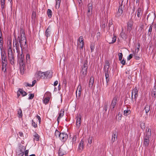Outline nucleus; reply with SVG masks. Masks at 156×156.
<instances>
[{"label":"nucleus","instance_id":"nucleus-9","mask_svg":"<svg viewBox=\"0 0 156 156\" xmlns=\"http://www.w3.org/2000/svg\"><path fill=\"white\" fill-rule=\"evenodd\" d=\"M59 136V138L60 139L63 141L66 140L68 137V135L67 134L64 133H61Z\"/></svg>","mask_w":156,"mask_h":156},{"label":"nucleus","instance_id":"nucleus-40","mask_svg":"<svg viewBox=\"0 0 156 156\" xmlns=\"http://www.w3.org/2000/svg\"><path fill=\"white\" fill-rule=\"evenodd\" d=\"M61 134V133H60L57 130H56L55 132V135L57 137L59 138L60 136V134Z\"/></svg>","mask_w":156,"mask_h":156},{"label":"nucleus","instance_id":"nucleus-29","mask_svg":"<svg viewBox=\"0 0 156 156\" xmlns=\"http://www.w3.org/2000/svg\"><path fill=\"white\" fill-rule=\"evenodd\" d=\"M84 42L82 43H78V46L79 47L80 49V51H82L83 50V47L84 46Z\"/></svg>","mask_w":156,"mask_h":156},{"label":"nucleus","instance_id":"nucleus-12","mask_svg":"<svg viewBox=\"0 0 156 156\" xmlns=\"http://www.w3.org/2000/svg\"><path fill=\"white\" fill-rule=\"evenodd\" d=\"M117 138V133L115 132L113 133L112 139L111 142L112 143H113L115 141H116Z\"/></svg>","mask_w":156,"mask_h":156},{"label":"nucleus","instance_id":"nucleus-59","mask_svg":"<svg viewBox=\"0 0 156 156\" xmlns=\"http://www.w3.org/2000/svg\"><path fill=\"white\" fill-rule=\"evenodd\" d=\"M108 106V105L107 104H105V106H104V110L105 111H106L107 110Z\"/></svg>","mask_w":156,"mask_h":156},{"label":"nucleus","instance_id":"nucleus-30","mask_svg":"<svg viewBox=\"0 0 156 156\" xmlns=\"http://www.w3.org/2000/svg\"><path fill=\"white\" fill-rule=\"evenodd\" d=\"M3 39L2 37H0V48L2 51L3 48Z\"/></svg>","mask_w":156,"mask_h":156},{"label":"nucleus","instance_id":"nucleus-19","mask_svg":"<svg viewBox=\"0 0 156 156\" xmlns=\"http://www.w3.org/2000/svg\"><path fill=\"white\" fill-rule=\"evenodd\" d=\"M94 79L93 77H91L90 78V81L89 84V87L91 88L92 87L93 84L94 83Z\"/></svg>","mask_w":156,"mask_h":156},{"label":"nucleus","instance_id":"nucleus-2","mask_svg":"<svg viewBox=\"0 0 156 156\" xmlns=\"http://www.w3.org/2000/svg\"><path fill=\"white\" fill-rule=\"evenodd\" d=\"M151 130L148 127H147L144 133V144L145 147L148 146L149 143V138L151 136Z\"/></svg>","mask_w":156,"mask_h":156},{"label":"nucleus","instance_id":"nucleus-15","mask_svg":"<svg viewBox=\"0 0 156 156\" xmlns=\"http://www.w3.org/2000/svg\"><path fill=\"white\" fill-rule=\"evenodd\" d=\"M43 73V72L41 71L38 72L36 73V76L38 78H43V75H44Z\"/></svg>","mask_w":156,"mask_h":156},{"label":"nucleus","instance_id":"nucleus-23","mask_svg":"<svg viewBox=\"0 0 156 156\" xmlns=\"http://www.w3.org/2000/svg\"><path fill=\"white\" fill-rule=\"evenodd\" d=\"M151 95L154 97H155L156 95V86H154L152 89L151 92Z\"/></svg>","mask_w":156,"mask_h":156},{"label":"nucleus","instance_id":"nucleus-52","mask_svg":"<svg viewBox=\"0 0 156 156\" xmlns=\"http://www.w3.org/2000/svg\"><path fill=\"white\" fill-rule=\"evenodd\" d=\"M94 46L93 45V44H91L90 46V48L91 52H93L94 51Z\"/></svg>","mask_w":156,"mask_h":156},{"label":"nucleus","instance_id":"nucleus-48","mask_svg":"<svg viewBox=\"0 0 156 156\" xmlns=\"http://www.w3.org/2000/svg\"><path fill=\"white\" fill-rule=\"evenodd\" d=\"M77 138V136L76 135H74V136L73 137V138L72 140V142L73 143H75V142Z\"/></svg>","mask_w":156,"mask_h":156},{"label":"nucleus","instance_id":"nucleus-10","mask_svg":"<svg viewBox=\"0 0 156 156\" xmlns=\"http://www.w3.org/2000/svg\"><path fill=\"white\" fill-rule=\"evenodd\" d=\"M93 10L92 5L91 3H90L88 5V15H90L92 13Z\"/></svg>","mask_w":156,"mask_h":156},{"label":"nucleus","instance_id":"nucleus-32","mask_svg":"<svg viewBox=\"0 0 156 156\" xmlns=\"http://www.w3.org/2000/svg\"><path fill=\"white\" fill-rule=\"evenodd\" d=\"M144 109L146 113H148L150 110V106L149 105H147L145 106Z\"/></svg>","mask_w":156,"mask_h":156},{"label":"nucleus","instance_id":"nucleus-57","mask_svg":"<svg viewBox=\"0 0 156 156\" xmlns=\"http://www.w3.org/2000/svg\"><path fill=\"white\" fill-rule=\"evenodd\" d=\"M24 84L26 87L28 86L30 87H32L31 84H29L28 83H25Z\"/></svg>","mask_w":156,"mask_h":156},{"label":"nucleus","instance_id":"nucleus-54","mask_svg":"<svg viewBox=\"0 0 156 156\" xmlns=\"http://www.w3.org/2000/svg\"><path fill=\"white\" fill-rule=\"evenodd\" d=\"M101 33L100 32H98L97 33V36L98 39L101 36Z\"/></svg>","mask_w":156,"mask_h":156},{"label":"nucleus","instance_id":"nucleus-5","mask_svg":"<svg viewBox=\"0 0 156 156\" xmlns=\"http://www.w3.org/2000/svg\"><path fill=\"white\" fill-rule=\"evenodd\" d=\"M123 0L122 1L121 4L119 5L118 10L117 12L115 15L117 18H119L122 15L123 13V9L124 8V6H123L122 3Z\"/></svg>","mask_w":156,"mask_h":156},{"label":"nucleus","instance_id":"nucleus-31","mask_svg":"<svg viewBox=\"0 0 156 156\" xmlns=\"http://www.w3.org/2000/svg\"><path fill=\"white\" fill-rule=\"evenodd\" d=\"M34 140H35L37 141H38L39 140V136L38 135L35 133V134L34 135Z\"/></svg>","mask_w":156,"mask_h":156},{"label":"nucleus","instance_id":"nucleus-16","mask_svg":"<svg viewBox=\"0 0 156 156\" xmlns=\"http://www.w3.org/2000/svg\"><path fill=\"white\" fill-rule=\"evenodd\" d=\"M133 23L131 21L129 22L127 24V30L130 31L132 28Z\"/></svg>","mask_w":156,"mask_h":156},{"label":"nucleus","instance_id":"nucleus-62","mask_svg":"<svg viewBox=\"0 0 156 156\" xmlns=\"http://www.w3.org/2000/svg\"><path fill=\"white\" fill-rule=\"evenodd\" d=\"M112 25V22L110 21V20L109 21V24L108 25V27L110 28V26L111 25Z\"/></svg>","mask_w":156,"mask_h":156},{"label":"nucleus","instance_id":"nucleus-49","mask_svg":"<svg viewBox=\"0 0 156 156\" xmlns=\"http://www.w3.org/2000/svg\"><path fill=\"white\" fill-rule=\"evenodd\" d=\"M8 55H9L10 54L13 55L12 53V49H8Z\"/></svg>","mask_w":156,"mask_h":156},{"label":"nucleus","instance_id":"nucleus-38","mask_svg":"<svg viewBox=\"0 0 156 156\" xmlns=\"http://www.w3.org/2000/svg\"><path fill=\"white\" fill-rule=\"evenodd\" d=\"M18 114L19 115V117L21 118L23 114L22 113V111L21 109H20L18 111Z\"/></svg>","mask_w":156,"mask_h":156},{"label":"nucleus","instance_id":"nucleus-4","mask_svg":"<svg viewBox=\"0 0 156 156\" xmlns=\"http://www.w3.org/2000/svg\"><path fill=\"white\" fill-rule=\"evenodd\" d=\"M87 61L86 60L83 66H82V70L80 73V76L82 78H84L87 74V70L88 68Z\"/></svg>","mask_w":156,"mask_h":156},{"label":"nucleus","instance_id":"nucleus-45","mask_svg":"<svg viewBox=\"0 0 156 156\" xmlns=\"http://www.w3.org/2000/svg\"><path fill=\"white\" fill-rule=\"evenodd\" d=\"M6 66H3V65H2V70L4 73H5L6 72Z\"/></svg>","mask_w":156,"mask_h":156},{"label":"nucleus","instance_id":"nucleus-41","mask_svg":"<svg viewBox=\"0 0 156 156\" xmlns=\"http://www.w3.org/2000/svg\"><path fill=\"white\" fill-rule=\"evenodd\" d=\"M48 16L50 17H51L52 16V12L51 11L50 9H48Z\"/></svg>","mask_w":156,"mask_h":156},{"label":"nucleus","instance_id":"nucleus-27","mask_svg":"<svg viewBox=\"0 0 156 156\" xmlns=\"http://www.w3.org/2000/svg\"><path fill=\"white\" fill-rule=\"evenodd\" d=\"M131 113L130 111L128 109V108L126 110L124 111V114L125 116H127L129 114Z\"/></svg>","mask_w":156,"mask_h":156},{"label":"nucleus","instance_id":"nucleus-56","mask_svg":"<svg viewBox=\"0 0 156 156\" xmlns=\"http://www.w3.org/2000/svg\"><path fill=\"white\" fill-rule=\"evenodd\" d=\"M133 57V55L132 54H130L129 55V56L127 57V60H130Z\"/></svg>","mask_w":156,"mask_h":156},{"label":"nucleus","instance_id":"nucleus-42","mask_svg":"<svg viewBox=\"0 0 156 156\" xmlns=\"http://www.w3.org/2000/svg\"><path fill=\"white\" fill-rule=\"evenodd\" d=\"M138 53H134L133 54V56L135 57V58L136 60H139L140 59V57L138 56Z\"/></svg>","mask_w":156,"mask_h":156},{"label":"nucleus","instance_id":"nucleus-35","mask_svg":"<svg viewBox=\"0 0 156 156\" xmlns=\"http://www.w3.org/2000/svg\"><path fill=\"white\" fill-rule=\"evenodd\" d=\"M5 0H1V7L2 9H3L5 7Z\"/></svg>","mask_w":156,"mask_h":156},{"label":"nucleus","instance_id":"nucleus-61","mask_svg":"<svg viewBox=\"0 0 156 156\" xmlns=\"http://www.w3.org/2000/svg\"><path fill=\"white\" fill-rule=\"evenodd\" d=\"M45 72H43V74L44 75H43V79H45V78H48L47 77V75H46V74H44Z\"/></svg>","mask_w":156,"mask_h":156},{"label":"nucleus","instance_id":"nucleus-33","mask_svg":"<svg viewBox=\"0 0 156 156\" xmlns=\"http://www.w3.org/2000/svg\"><path fill=\"white\" fill-rule=\"evenodd\" d=\"M56 7L58 8L60 6V5L61 0H56Z\"/></svg>","mask_w":156,"mask_h":156},{"label":"nucleus","instance_id":"nucleus-58","mask_svg":"<svg viewBox=\"0 0 156 156\" xmlns=\"http://www.w3.org/2000/svg\"><path fill=\"white\" fill-rule=\"evenodd\" d=\"M8 49H12L11 42L10 41L8 45Z\"/></svg>","mask_w":156,"mask_h":156},{"label":"nucleus","instance_id":"nucleus-18","mask_svg":"<svg viewBox=\"0 0 156 156\" xmlns=\"http://www.w3.org/2000/svg\"><path fill=\"white\" fill-rule=\"evenodd\" d=\"M51 28L50 26L48 27L47 29L45 31V35L46 36L47 38L48 37L50 36V33L51 32Z\"/></svg>","mask_w":156,"mask_h":156},{"label":"nucleus","instance_id":"nucleus-8","mask_svg":"<svg viewBox=\"0 0 156 156\" xmlns=\"http://www.w3.org/2000/svg\"><path fill=\"white\" fill-rule=\"evenodd\" d=\"M81 116L80 115L77 116L76 118V126L77 127L79 128L81 123Z\"/></svg>","mask_w":156,"mask_h":156},{"label":"nucleus","instance_id":"nucleus-63","mask_svg":"<svg viewBox=\"0 0 156 156\" xmlns=\"http://www.w3.org/2000/svg\"><path fill=\"white\" fill-rule=\"evenodd\" d=\"M36 83V80H34L33 81L32 84H31L32 87H33L35 84V83Z\"/></svg>","mask_w":156,"mask_h":156},{"label":"nucleus","instance_id":"nucleus-13","mask_svg":"<svg viewBox=\"0 0 156 156\" xmlns=\"http://www.w3.org/2000/svg\"><path fill=\"white\" fill-rule=\"evenodd\" d=\"M82 90V87L80 85H79L78 86L76 92V96L77 97V93L78 94V96L80 97V96L81 94V91Z\"/></svg>","mask_w":156,"mask_h":156},{"label":"nucleus","instance_id":"nucleus-34","mask_svg":"<svg viewBox=\"0 0 156 156\" xmlns=\"http://www.w3.org/2000/svg\"><path fill=\"white\" fill-rule=\"evenodd\" d=\"M140 43H137V48L135 50V52L134 53H138V52L139 51L140 48Z\"/></svg>","mask_w":156,"mask_h":156},{"label":"nucleus","instance_id":"nucleus-53","mask_svg":"<svg viewBox=\"0 0 156 156\" xmlns=\"http://www.w3.org/2000/svg\"><path fill=\"white\" fill-rule=\"evenodd\" d=\"M122 115L120 112H119L118 114V120H120L121 119Z\"/></svg>","mask_w":156,"mask_h":156},{"label":"nucleus","instance_id":"nucleus-60","mask_svg":"<svg viewBox=\"0 0 156 156\" xmlns=\"http://www.w3.org/2000/svg\"><path fill=\"white\" fill-rule=\"evenodd\" d=\"M121 63L123 65H125L126 63V61L124 60V59L122 60H121Z\"/></svg>","mask_w":156,"mask_h":156},{"label":"nucleus","instance_id":"nucleus-55","mask_svg":"<svg viewBox=\"0 0 156 156\" xmlns=\"http://www.w3.org/2000/svg\"><path fill=\"white\" fill-rule=\"evenodd\" d=\"M36 117L37 119H38V120L39 121V123H40L41 122V118L38 115H37L36 116Z\"/></svg>","mask_w":156,"mask_h":156},{"label":"nucleus","instance_id":"nucleus-64","mask_svg":"<svg viewBox=\"0 0 156 156\" xmlns=\"http://www.w3.org/2000/svg\"><path fill=\"white\" fill-rule=\"evenodd\" d=\"M28 150H27L25 152V156H28Z\"/></svg>","mask_w":156,"mask_h":156},{"label":"nucleus","instance_id":"nucleus-6","mask_svg":"<svg viewBox=\"0 0 156 156\" xmlns=\"http://www.w3.org/2000/svg\"><path fill=\"white\" fill-rule=\"evenodd\" d=\"M117 97L116 96L113 99L110 108L111 110H113L114 108L116 106L117 104Z\"/></svg>","mask_w":156,"mask_h":156},{"label":"nucleus","instance_id":"nucleus-36","mask_svg":"<svg viewBox=\"0 0 156 156\" xmlns=\"http://www.w3.org/2000/svg\"><path fill=\"white\" fill-rule=\"evenodd\" d=\"M50 98L48 97L45 98L43 100V102L45 104H47L49 101Z\"/></svg>","mask_w":156,"mask_h":156},{"label":"nucleus","instance_id":"nucleus-17","mask_svg":"<svg viewBox=\"0 0 156 156\" xmlns=\"http://www.w3.org/2000/svg\"><path fill=\"white\" fill-rule=\"evenodd\" d=\"M137 16L138 17L141 18L142 16V10L140 8H139L137 10Z\"/></svg>","mask_w":156,"mask_h":156},{"label":"nucleus","instance_id":"nucleus-11","mask_svg":"<svg viewBox=\"0 0 156 156\" xmlns=\"http://www.w3.org/2000/svg\"><path fill=\"white\" fill-rule=\"evenodd\" d=\"M9 60L10 62V63L12 65H13L14 62V58L13 55L10 54L8 55Z\"/></svg>","mask_w":156,"mask_h":156},{"label":"nucleus","instance_id":"nucleus-44","mask_svg":"<svg viewBox=\"0 0 156 156\" xmlns=\"http://www.w3.org/2000/svg\"><path fill=\"white\" fill-rule=\"evenodd\" d=\"M36 17V13L35 12L33 11L32 13V18L34 19Z\"/></svg>","mask_w":156,"mask_h":156},{"label":"nucleus","instance_id":"nucleus-47","mask_svg":"<svg viewBox=\"0 0 156 156\" xmlns=\"http://www.w3.org/2000/svg\"><path fill=\"white\" fill-rule=\"evenodd\" d=\"M2 65H3V66H6L7 64V60H2Z\"/></svg>","mask_w":156,"mask_h":156},{"label":"nucleus","instance_id":"nucleus-39","mask_svg":"<svg viewBox=\"0 0 156 156\" xmlns=\"http://www.w3.org/2000/svg\"><path fill=\"white\" fill-rule=\"evenodd\" d=\"M121 37L123 39L125 37V33L123 28L122 29V31L120 34Z\"/></svg>","mask_w":156,"mask_h":156},{"label":"nucleus","instance_id":"nucleus-7","mask_svg":"<svg viewBox=\"0 0 156 156\" xmlns=\"http://www.w3.org/2000/svg\"><path fill=\"white\" fill-rule=\"evenodd\" d=\"M133 95L134 96V98L135 102H136V98L138 96V89L136 87H135L132 91L131 97L132 101L133 100Z\"/></svg>","mask_w":156,"mask_h":156},{"label":"nucleus","instance_id":"nucleus-28","mask_svg":"<svg viewBox=\"0 0 156 156\" xmlns=\"http://www.w3.org/2000/svg\"><path fill=\"white\" fill-rule=\"evenodd\" d=\"M2 60H7L6 56L5 53H1Z\"/></svg>","mask_w":156,"mask_h":156},{"label":"nucleus","instance_id":"nucleus-3","mask_svg":"<svg viewBox=\"0 0 156 156\" xmlns=\"http://www.w3.org/2000/svg\"><path fill=\"white\" fill-rule=\"evenodd\" d=\"M109 63L108 61H106L105 63L104 69L105 76L106 81V86L108 85L109 81V73L110 72V70H109Z\"/></svg>","mask_w":156,"mask_h":156},{"label":"nucleus","instance_id":"nucleus-37","mask_svg":"<svg viewBox=\"0 0 156 156\" xmlns=\"http://www.w3.org/2000/svg\"><path fill=\"white\" fill-rule=\"evenodd\" d=\"M84 42L83 37L80 36L78 40V43H82Z\"/></svg>","mask_w":156,"mask_h":156},{"label":"nucleus","instance_id":"nucleus-50","mask_svg":"<svg viewBox=\"0 0 156 156\" xmlns=\"http://www.w3.org/2000/svg\"><path fill=\"white\" fill-rule=\"evenodd\" d=\"M32 126L34 128H36L37 126V124L33 120H32Z\"/></svg>","mask_w":156,"mask_h":156},{"label":"nucleus","instance_id":"nucleus-20","mask_svg":"<svg viewBox=\"0 0 156 156\" xmlns=\"http://www.w3.org/2000/svg\"><path fill=\"white\" fill-rule=\"evenodd\" d=\"M79 150L81 151L83 148V141L81 140L79 146L78 147Z\"/></svg>","mask_w":156,"mask_h":156},{"label":"nucleus","instance_id":"nucleus-25","mask_svg":"<svg viewBox=\"0 0 156 156\" xmlns=\"http://www.w3.org/2000/svg\"><path fill=\"white\" fill-rule=\"evenodd\" d=\"M64 111H61L60 112V113L59 114V116L58 117L57 120L58 121V123H59V120L61 118H62L64 115Z\"/></svg>","mask_w":156,"mask_h":156},{"label":"nucleus","instance_id":"nucleus-51","mask_svg":"<svg viewBox=\"0 0 156 156\" xmlns=\"http://www.w3.org/2000/svg\"><path fill=\"white\" fill-rule=\"evenodd\" d=\"M29 97L28 98L29 99H32L34 97V94H29Z\"/></svg>","mask_w":156,"mask_h":156},{"label":"nucleus","instance_id":"nucleus-24","mask_svg":"<svg viewBox=\"0 0 156 156\" xmlns=\"http://www.w3.org/2000/svg\"><path fill=\"white\" fill-rule=\"evenodd\" d=\"M52 72L50 71H47L45 72L44 74H46L47 77L48 78H50L52 76Z\"/></svg>","mask_w":156,"mask_h":156},{"label":"nucleus","instance_id":"nucleus-22","mask_svg":"<svg viewBox=\"0 0 156 156\" xmlns=\"http://www.w3.org/2000/svg\"><path fill=\"white\" fill-rule=\"evenodd\" d=\"M66 152L64 150L62 149L61 148H60L59 152L58 154L60 156H62L63 155L65 154Z\"/></svg>","mask_w":156,"mask_h":156},{"label":"nucleus","instance_id":"nucleus-43","mask_svg":"<svg viewBox=\"0 0 156 156\" xmlns=\"http://www.w3.org/2000/svg\"><path fill=\"white\" fill-rule=\"evenodd\" d=\"M119 58V61H121L122 59L123 55L122 53H119L118 54Z\"/></svg>","mask_w":156,"mask_h":156},{"label":"nucleus","instance_id":"nucleus-1","mask_svg":"<svg viewBox=\"0 0 156 156\" xmlns=\"http://www.w3.org/2000/svg\"><path fill=\"white\" fill-rule=\"evenodd\" d=\"M22 35L20 36H18L17 38L15 36L13 40V50L15 51L16 50L18 53L17 56L18 61L19 63L20 69L21 72L23 73L25 68V62L24 57V55L23 54L22 46H25L27 44V41L24 35V33L22 31Z\"/></svg>","mask_w":156,"mask_h":156},{"label":"nucleus","instance_id":"nucleus-14","mask_svg":"<svg viewBox=\"0 0 156 156\" xmlns=\"http://www.w3.org/2000/svg\"><path fill=\"white\" fill-rule=\"evenodd\" d=\"M20 94H21L23 96H25L27 94V93L26 92L24 91L23 89H19L18 90L17 94V96L18 97L20 96Z\"/></svg>","mask_w":156,"mask_h":156},{"label":"nucleus","instance_id":"nucleus-26","mask_svg":"<svg viewBox=\"0 0 156 156\" xmlns=\"http://www.w3.org/2000/svg\"><path fill=\"white\" fill-rule=\"evenodd\" d=\"M153 27V25H151L149 27V29L148 30V32L147 33V35L149 36H150L151 35V32Z\"/></svg>","mask_w":156,"mask_h":156},{"label":"nucleus","instance_id":"nucleus-46","mask_svg":"<svg viewBox=\"0 0 156 156\" xmlns=\"http://www.w3.org/2000/svg\"><path fill=\"white\" fill-rule=\"evenodd\" d=\"M92 137H89L88 139V143L89 144H91L92 143Z\"/></svg>","mask_w":156,"mask_h":156},{"label":"nucleus","instance_id":"nucleus-21","mask_svg":"<svg viewBox=\"0 0 156 156\" xmlns=\"http://www.w3.org/2000/svg\"><path fill=\"white\" fill-rule=\"evenodd\" d=\"M116 37L115 36H114L112 38V40L111 39H108V42L110 44H113L116 41Z\"/></svg>","mask_w":156,"mask_h":156}]
</instances>
